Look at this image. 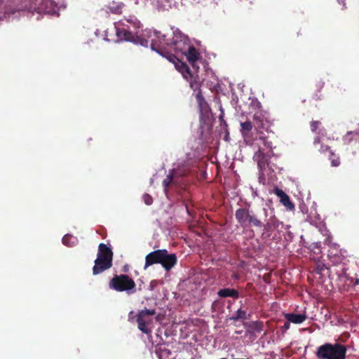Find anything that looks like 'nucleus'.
<instances>
[{
    "label": "nucleus",
    "mask_w": 359,
    "mask_h": 359,
    "mask_svg": "<svg viewBox=\"0 0 359 359\" xmlns=\"http://www.w3.org/2000/svg\"><path fill=\"white\" fill-rule=\"evenodd\" d=\"M113 255L111 249L106 244L102 243L99 245L97 258L93 267V276L100 274L112 266Z\"/></svg>",
    "instance_id": "obj_3"
},
{
    "label": "nucleus",
    "mask_w": 359,
    "mask_h": 359,
    "mask_svg": "<svg viewBox=\"0 0 359 359\" xmlns=\"http://www.w3.org/2000/svg\"><path fill=\"white\" fill-rule=\"evenodd\" d=\"M163 249L156 250L149 252L145 257V264L144 266V269H147L149 266L156 264H160L161 258L163 254Z\"/></svg>",
    "instance_id": "obj_12"
},
{
    "label": "nucleus",
    "mask_w": 359,
    "mask_h": 359,
    "mask_svg": "<svg viewBox=\"0 0 359 359\" xmlns=\"http://www.w3.org/2000/svg\"><path fill=\"white\" fill-rule=\"evenodd\" d=\"M24 12L44 13L50 15H59V7L53 0H25Z\"/></svg>",
    "instance_id": "obj_4"
},
{
    "label": "nucleus",
    "mask_w": 359,
    "mask_h": 359,
    "mask_svg": "<svg viewBox=\"0 0 359 359\" xmlns=\"http://www.w3.org/2000/svg\"><path fill=\"white\" fill-rule=\"evenodd\" d=\"M21 11L22 6H19L17 8H13L12 7L9 6L6 8L5 14L8 16H10V15H14L15 13H20Z\"/></svg>",
    "instance_id": "obj_30"
},
{
    "label": "nucleus",
    "mask_w": 359,
    "mask_h": 359,
    "mask_svg": "<svg viewBox=\"0 0 359 359\" xmlns=\"http://www.w3.org/2000/svg\"><path fill=\"white\" fill-rule=\"evenodd\" d=\"M155 353L158 359H165L171 355V351L163 345L158 344L156 346Z\"/></svg>",
    "instance_id": "obj_18"
},
{
    "label": "nucleus",
    "mask_w": 359,
    "mask_h": 359,
    "mask_svg": "<svg viewBox=\"0 0 359 359\" xmlns=\"http://www.w3.org/2000/svg\"><path fill=\"white\" fill-rule=\"evenodd\" d=\"M182 66L183 69L184 70V71H182L184 77L187 78V74H189V76H191L190 69L187 67V65L182 63Z\"/></svg>",
    "instance_id": "obj_36"
},
{
    "label": "nucleus",
    "mask_w": 359,
    "mask_h": 359,
    "mask_svg": "<svg viewBox=\"0 0 359 359\" xmlns=\"http://www.w3.org/2000/svg\"><path fill=\"white\" fill-rule=\"evenodd\" d=\"M320 151L321 152H326V151H329L330 152V151H331V150L330 149V147L328 146L323 144L320 147Z\"/></svg>",
    "instance_id": "obj_38"
},
{
    "label": "nucleus",
    "mask_w": 359,
    "mask_h": 359,
    "mask_svg": "<svg viewBox=\"0 0 359 359\" xmlns=\"http://www.w3.org/2000/svg\"><path fill=\"white\" fill-rule=\"evenodd\" d=\"M290 322L287 321V322H285L283 326V329L284 331L285 330H287L288 329H290Z\"/></svg>",
    "instance_id": "obj_39"
},
{
    "label": "nucleus",
    "mask_w": 359,
    "mask_h": 359,
    "mask_svg": "<svg viewBox=\"0 0 359 359\" xmlns=\"http://www.w3.org/2000/svg\"><path fill=\"white\" fill-rule=\"evenodd\" d=\"M280 201L289 210H292L294 208V204L287 195L285 196Z\"/></svg>",
    "instance_id": "obj_29"
},
{
    "label": "nucleus",
    "mask_w": 359,
    "mask_h": 359,
    "mask_svg": "<svg viewBox=\"0 0 359 359\" xmlns=\"http://www.w3.org/2000/svg\"><path fill=\"white\" fill-rule=\"evenodd\" d=\"M285 319L294 324H300L303 323L306 318L307 316L306 314H297V313H285Z\"/></svg>",
    "instance_id": "obj_16"
},
{
    "label": "nucleus",
    "mask_w": 359,
    "mask_h": 359,
    "mask_svg": "<svg viewBox=\"0 0 359 359\" xmlns=\"http://www.w3.org/2000/svg\"><path fill=\"white\" fill-rule=\"evenodd\" d=\"M196 100L198 102V107H199L201 111H207V109L208 108V104L206 102V101L205 100L201 90H198V92L196 93Z\"/></svg>",
    "instance_id": "obj_26"
},
{
    "label": "nucleus",
    "mask_w": 359,
    "mask_h": 359,
    "mask_svg": "<svg viewBox=\"0 0 359 359\" xmlns=\"http://www.w3.org/2000/svg\"><path fill=\"white\" fill-rule=\"evenodd\" d=\"M264 144L266 147H269V148H271V143L266 141V139H264Z\"/></svg>",
    "instance_id": "obj_41"
},
{
    "label": "nucleus",
    "mask_w": 359,
    "mask_h": 359,
    "mask_svg": "<svg viewBox=\"0 0 359 359\" xmlns=\"http://www.w3.org/2000/svg\"><path fill=\"white\" fill-rule=\"evenodd\" d=\"M163 252L160 264L166 271H169L177 264V256L175 253L169 254L165 249H163Z\"/></svg>",
    "instance_id": "obj_10"
},
{
    "label": "nucleus",
    "mask_w": 359,
    "mask_h": 359,
    "mask_svg": "<svg viewBox=\"0 0 359 359\" xmlns=\"http://www.w3.org/2000/svg\"><path fill=\"white\" fill-rule=\"evenodd\" d=\"M156 313L155 309H143L139 311L137 316L138 329L143 333L149 334L151 330L147 326L152 323L151 316Z\"/></svg>",
    "instance_id": "obj_8"
},
{
    "label": "nucleus",
    "mask_w": 359,
    "mask_h": 359,
    "mask_svg": "<svg viewBox=\"0 0 359 359\" xmlns=\"http://www.w3.org/2000/svg\"><path fill=\"white\" fill-rule=\"evenodd\" d=\"M138 33L130 30V25H124L123 27H116V34L121 41H128L135 45L147 47L149 41L137 35Z\"/></svg>",
    "instance_id": "obj_7"
},
{
    "label": "nucleus",
    "mask_w": 359,
    "mask_h": 359,
    "mask_svg": "<svg viewBox=\"0 0 359 359\" xmlns=\"http://www.w3.org/2000/svg\"><path fill=\"white\" fill-rule=\"evenodd\" d=\"M62 242L65 245L71 248L76 245L79 240L76 236L67 233L63 236Z\"/></svg>",
    "instance_id": "obj_21"
},
{
    "label": "nucleus",
    "mask_w": 359,
    "mask_h": 359,
    "mask_svg": "<svg viewBox=\"0 0 359 359\" xmlns=\"http://www.w3.org/2000/svg\"><path fill=\"white\" fill-rule=\"evenodd\" d=\"M218 296L220 297L226 298V297H233L234 299H238L239 297L238 292L232 288H223L218 291Z\"/></svg>",
    "instance_id": "obj_17"
},
{
    "label": "nucleus",
    "mask_w": 359,
    "mask_h": 359,
    "mask_svg": "<svg viewBox=\"0 0 359 359\" xmlns=\"http://www.w3.org/2000/svg\"><path fill=\"white\" fill-rule=\"evenodd\" d=\"M319 143H320V138L318 137H317L316 138H315L313 144H319Z\"/></svg>",
    "instance_id": "obj_44"
},
{
    "label": "nucleus",
    "mask_w": 359,
    "mask_h": 359,
    "mask_svg": "<svg viewBox=\"0 0 359 359\" xmlns=\"http://www.w3.org/2000/svg\"><path fill=\"white\" fill-rule=\"evenodd\" d=\"M127 24L126 25L130 26V30L138 33L139 29L141 28L142 25L140 22L135 17H131L126 20Z\"/></svg>",
    "instance_id": "obj_23"
},
{
    "label": "nucleus",
    "mask_w": 359,
    "mask_h": 359,
    "mask_svg": "<svg viewBox=\"0 0 359 359\" xmlns=\"http://www.w3.org/2000/svg\"><path fill=\"white\" fill-rule=\"evenodd\" d=\"M143 200H144V203L147 205H150L153 203L152 197L148 194H144L143 195Z\"/></svg>",
    "instance_id": "obj_34"
},
{
    "label": "nucleus",
    "mask_w": 359,
    "mask_h": 359,
    "mask_svg": "<svg viewBox=\"0 0 359 359\" xmlns=\"http://www.w3.org/2000/svg\"><path fill=\"white\" fill-rule=\"evenodd\" d=\"M251 214L249 209L241 208L236 210L235 217L241 226L245 227L248 226Z\"/></svg>",
    "instance_id": "obj_11"
},
{
    "label": "nucleus",
    "mask_w": 359,
    "mask_h": 359,
    "mask_svg": "<svg viewBox=\"0 0 359 359\" xmlns=\"http://www.w3.org/2000/svg\"><path fill=\"white\" fill-rule=\"evenodd\" d=\"M325 268V264H318L316 267V271L318 273H321Z\"/></svg>",
    "instance_id": "obj_37"
},
{
    "label": "nucleus",
    "mask_w": 359,
    "mask_h": 359,
    "mask_svg": "<svg viewBox=\"0 0 359 359\" xmlns=\"http://www.w3.org/2000/svg\"><path fill=\"white\" fill-rule=\"evenodd\" d=\"M328 256L330 258H334L333 262H338L341 261V254L340 250L338 249L337 245L332 244L330 245V248L328 251Z\"/></svg>",
    "instance_id": "obj_20"
},
{
    "label": "nucleus",
    "mask_w": 359,
    "mask_h": 359,
    "mask_svg": "<svg viewBox=\"0 0 359 359\" xmlns=\"http://www.w3.org/2000/svg\"><path fill=\"white\" fill-rule=\"evenodd\" d=\"M241 133L243 136L246 135L252 128L251 121H246L245 122H241Z\"/></svg>",
    "instance_id": "obj_27"
},
{
    "label": "nucleus",
    "mask_w": 359,
    "mask_h": 359,
    "mask_svg": "<svg viewBox=\"0 0 359 359\" xmlns=\"http://www.w3.org/2000/svg\"><path fill=\"white\" fill-rule=\"evenodd\" d=\"M109 287L117 292H126L128 294L136 292L135 281L128 275H115L109 281Z\"/></svg>",
    "instance_id": "obj_6"
},
{
    "label": "nucleus",
    "mask_w": 359,
    "mask_h": 359,
    "mask_svg": "<svg viewBox=\"0 0 359 359\" xmlns=\"http://www.w3.org/2000/svg\"><path fill=\"white\" fill-rule=\"evenodd\" d=\"M330 158L331 160V162H332V166H334V167H337L338 165H339L340 164V161H339V158L337 157V158H332L334 156V154L332 151H330Z\"/></svg>",
    "instance_id": "obj_31"
},
{
    "label": "nucleus",
    "mask_w": 359,
    "mask_h": 359,
    "mask_svg": "<svg viewBox=\"0 0 359 359\" xmlns=\"http://www.w3.org/2000/svg\"><path fill=\"white\" fill-rule=\"evenodd\" d=\"M174 50L186 55L189 62L195 67V62L201 58L200 53L196 48L190 44L187 35L183 34L179 29L174 30Z\"/></svg>",
    "instance_id": "obj_1"
},
{
    "label": "nucleus",
    "mask_w": 359,
    "mask_h": 359,
    "mask_svg": "<svg viewBox=\"0 0 359 359\" xmlns=\"http://www.w3.org/2000/svg\"><path fill=\"white\" fill-rule=\"evenodd\" d=\"M124 4L122 2H114L113 1L108 6V10L114 14H120L122 12V9Z\"/></svg>",
    "instance_id": "obj_25"
},
{
    "label": "nucleus",
    "mask_w": 359,
    "mask_h": 359,
    "mask_svg": "<svg viewBox=\"0 0 359 359\" xmlns=\"http://www.w3.org/2000/svg\"><path fill=\"white\" fill-rule=\"evenodd\" d=\"M175 172H176V170L175 169L170 170L168 174L166 176V177L163 180V186L164 187L165 191H167L168 187L174 181Z\"/></svg>",
    "instance_id": "obj_24"
},
{
    "label": "nucleus",
    "mask_w": 359,
    "mask_h": 359,
    "mask_svg": "<svg viewBox=\"0 0 359 359\" xmlns=\"http://www.w3.org/2000/svg\"><path fill=\"white\" fill-rule=\"evenodd\" d=\"M273 192L278 197H279L280 201L287 195L282 189L278 188L277 187L274 188Z\"/></svg>",
    "instance_id": "obj_32"
},
{
    "label": "nucleus",
    "mask_w": 359,
    "mask_h": 359,
    "mask_svg": "<svg viewBox=\"0 0 359 359\" xmlns=\"http://www.w3.org/2000/svg\"><path fill=\"white\" fill-rule=\"evenodd\" d=\"M263 211L266 217L270 215L269 218L266 219V223L264 224V229L266 231H270L274 229L278 230L280 227L283 226V223L278 221L275 217L273 209L264 208Z\"/></svg>",
    "instance_id": "obj_9"
},
{
    "label": "nucleus",
    "mask_w": 359,
    "mask_h": 359,
    "mask_svg": "<svg viewBox=\"0 0 359 359\" xmlns=\"http://www.w3.org/2000/svg\"><path fill=\"white\" fill-rule=\"evenodd\" d=\"M172 38L170 39H165V35L162 34L160 32H154L155 38L151 40V48L160 55L165 57L170 62L175 64L178 59L172 53L168 51L169 49L174 50V29L172 28Z\"/></svg>",
    "instance_id": "obj_2"
},
{
    "label": "nucleus",
    "mask_w": 359,
    "mask_h": 359,
    "mask_svg": "<svg viewBox=\"0 0 359 359\" xmlns=\"http://www.w3.org/2000/svg\"><path fill=\"white\" fill-rule=\"evenodd\" d=\"M325 243L327 244V245H330V238H327L325 241Z\"/></svg>",
    "instance_id": "obj_45"
},
{
    "label": "nucleus",
    "mask_w": 359,
    "mask_h": 359,
    "mask_svg": "<svg viewBox=\"0 0 359 359\" xmlns=\"http://www.w3.org/2000/svg\"><path fill=\"white\" fill-rule=\"evenodd\" d=\"M313 248H316V249H320V246H321L320 243H319V242L313 243Z\"/></svg>",
    "instance_id": "obj_42"
},
{
    "label": "nucleus",
    "mask_w": 359,
    "mask_h": 359,
    "mask_svg": "<svg viewBox=\"0 0 359 359\" xmlns=\"http://www.w3.org/2000/svg\"><path fill=\"white\" fill-rule=\"evenodd\" d=\"M140 1V0H135V3L137 4H138V2ZM140 1H142L143 3H144L145 4L147 3H149V0H140Z\"/></svg>",
    "instance_id": "obj_43"
},
{
    "label": "nucleus",
    "mask_w": 359,
    "mask_h": 359,
    "mask_svg": "<svg viewBox=\"0 0 359 359\" xmlns=\"http://www.w3.org/2000/svg\"><path fill=\"white\" fill-rule=\"evenodd\" d=\"M355 133L353 132V131H348L346 135L343 137V141L345 142V143H350L351 141L352 140V135L353 134H355Z\"/></svg>",
    "instance_id": "obj_33"
},
{
    "label": "nucleus",
    "mask_w": 359,
    "mask_h": 359,
    "mask_svg": "<svg viewBox=\"0 0 359 359\" xmlns=\"http://www.w3.org/2000/svg\"><path fill=\"white\" fill-rule=\"evenodd\" d=\"M243 325L249 332H261L263 330V323L261 321L245 322Z\"/></svg>",
    "instance_id": "obj_15"
},
{
    "label": "nucleus",
    "mask_w": 359,
    "mask_h": 359,
    "mask_svg": "<svg viewBox=\"0 0 359 359\" xmlns=\"http://www.w3.org/2000/svg\"><path fill=\"white\" fill-rule=\"evenodd\" d=\"M123 270L124 272H126L128 271V266L127 265L124 266Z\"/></svg>",
    "instance_id": "obj_46"
},
{
    "label": "nucleus",
    "mask_w": 359,
    "mask_h": 359,
    "mask_svg": "<svg viewBox=\"0 0 359 359\" xmlns=\"http://www.w3.org/2000/svg\"><path fill=\"white\" fill-rule=\"evenodd\" d=\"M248 318H250V315L248 316L246 311L240 308L229 318V320L238 321V320H247Z\"/></svg>",
    "instance_id": "obj_22"
},
{
    "label": "nucleus",
    "mask_w": 359,
    "mask_h": 359,
    "mask_svg": "<svg viewBox=\"0 0 359 359\" xmlns=\"http://www.w3.org/2000/svg\"><path fill=\"white\" fill-rule=\"evenodd\" d=\"M254 159L257 161V165L261 170L264 169L268 160L263 152L259 150L254 156Z\"/></svg>",
    "instance_id": "obj_19"
},
{
    "label": "nucleus",
    "mask_w": 359,
    "mask_h": 359,
    "mask_svg": "<svg viewBox=\"0 0 359 359\" xmlns=\"http://www.w3.org/2000/svg\"><path fill=\"white\" fill-rule=\"evenodd\" d=\"M253 121L255 126L256 127L257 130H260L262 129H266L269 127V123L265 116L260 111H256L254 114Z\"/></svg>",
    "instance_id": "obj_13"
},
{
    "label": "nucleus",
    "mask_w": 359,
    "mask_h": 359,
    "mask_svg": "<svg viewBox=\"0 0 359 359\" xmlns=\"http://www.w3.org/2000/svg\"><path fill=\"white\" fill-rule=\"evenodd\" d=\"M311 130L315 133L320 125V122L318 121H313L311 122Z\"/></svg>",
    "instance_id": "obj_35"
},
{
    "label": "nucleus",
    "mask_w": 359,
    "mask_h": 359,
    "mask_svg": "<svg viewBox=\"0 0 359 359\" xmlns=\"http://www.w3.org/2000/svg\"><path fill=\"white\" fill-rule=\"evenodd\" d=\"M250 221L248 223V226H253L255 227L261 228L264 227V224L260 219L253 213L251 214L250 217L249 218Z\"/></svg>",
    "instance_id": "obj_28"
},
{
    "label": "nucleus",
    "mask_w": 359,
    "mask_h": 359,
    "mask_svg": "<svg viewBox=\"0 0 359 359\" xmlns=\"http://www.w3.org/2000/svg\"><path fill=\"white\" fill-rule=\"evenodd\" d=\"M337 1L339 4L342 5V9H345L346 8L345 0H337Z\"/></svg>",
    "instance_id": "obj_40"
},
{
    "label": "nucleus",
    "mask_w": 359,
    "mask_h": 359,
    "mask_svg": "<svg viewBox=\"0 0 359 359\" xmlns=\"http://www.w3.org/2000/svg\"><path fill=\"white\" fill-rule=\"evenodd\" d=\"M346 351L343 344L325 343L317 348L316 354L318 359H345Z\"/></svg>",
    "instance_id": "obj_5"
},
{
    "label": "nucleus",
    "mask_w": 359,
    "mask_h": 359,
    "mask_svg": "<svg viewBox=\"0 0 359 359\" xmlns=\"http://www.w3.org/2000/svg\"><path fill=\"white\" fill-rule=\"evenodd\" d=\"M146 5H149L158 11H165L171 7L172 0H149Z\"/></svg>",
    "instance_id": "obj_14"
}]
</instances>
